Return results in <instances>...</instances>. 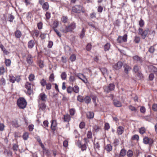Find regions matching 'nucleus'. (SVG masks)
Instances as JSON below:
<instances>
[{"label": "nucleus", "mask_w": 157, "mask_h": 157, "mask_svg": "<svg viewBox=\"0 0 157 157\" xmlns=\"http://www.w3.org/2000/svg\"><path fill=\"white\" fill-rule=\"evenodd\" d=\"M61 77L62 80H64L66 79L67 77V74L65 72H63L61 75Z\"/></svg>", "instance_id": "473e14b6"}, {"label": "nucleus", "mask_w": 157, "mask_h": 157, "mask_svg": "<svg viewBox=\"0 0 157 157\" xmlns=\"http://www.w3.org/2000/svg\"><path fill=\"white\" fill-rule=\"evenodd\" d=\"M29 136V134L27 132H25L24 133L23 135V137L25 140H26Z\"/></svg>", "instance_id": "f704fd0d"}, {"label": "nucleus", "mask_w": 157, "mask_h": 157, "mask_svg": "<svg viewBox=\"0 0 157 157\" xmlns=\"http://www.w3.org/2000/svg\"><path fill=\"white\" fill-rule=\"evenodd\" d=\"M42 8L43 9L45 10H47L49 8L48 4L47 2H45L42 5Z\"/></svg>", "instance_id": "b1692460"}, {"label": "nucleus", "mask_w": 157, "mask_h": 157, "mask_svg": "<svg viewBox=\"0 0 157 157\" xmlns=\"http://www.w3.org/2000/svg\"><path fill=\"white\" fill-rule=\"evenodd\" d=\"M35 42L33 40H30L28 43V46L29 48H32L35 45Z\"/></svg>", "instance_id": "dca6fc26"}, {"label": "nucleus", "mask_w": 157, "mask_h": 157, "mask_svg": "<svg viewBox=\"0 0 157 157\" xmlns=\"http://www.w3.org/2000/svg\"><path fill=\"white\" fill-rule=\"evenodd\" d=\"M139 139V136L137 135H134L132 137V140H138Z\"/></svg>", "instance_id": "603ef678"}, {"label": "nucleus", "mask_w": 157, "mask_h": 157, "mask_svg": "<svg viewBox=\"0 0 157 157\" xmlns=\"http://www.w3.org/2000/svg\"><path fill=\"white\" fill-rule=\"evenodd\" d=\"M49 80L51 82H53L54 81V75L53 73H52L49 77Z\"/></svg>", "instance_id": "a19ab883"}, {"label": "nucleus", "mask_w": 157, "mask_h": 157, "mask_svg": "<svg viewBox=\"0 0 157 157\" xmlns=\"http://www.w3.org/2000/svg\"><path fill=\"white\" fill-rule=\"evenodd\" d=\"M84 99L83 97L80 95L78 96L77 98L78 100L80 102H83L84 101Z\"/></svg>", "instance_id": "37998d69"}, {"label": "nucleus", "mask_w": 157, "mask_h": 157, "mask_svg": "<svg viewBox=\"0 0 157 157\" xmlns=\"http://www.w3.org/2000/svg\"><path fill=\"white\" fill-rule=\"evenodd\" d=\"M41 84L43 86H45V85H46L47 84L46 83V81L44 80V79H42L41 82Z\"/></svg>", "instance_id": "052dcab7"}, {"label": "nucleus", "mask_w": 157, "mask_h": 157, "mask_svg": "<svg viewBox=\"0 0 157 157\" xmlns=\"http://www.w3.org/2000/svg\"><path fill=\"white\" fill-rule=\"evenodd\" d=\"M126 151L124 149H122L121 150L120 155L121 156H124L126 154Z\"/></svg>", "instance_id": "c85d7f7f"}, {"label": "nucleus", "mask_w": 157, "mask_h": 157, "mask_svg": "<svg viewBox=\"0 0 157 157\" xmlns=\"http://www.w3.org/2000/svg\"><path fill=\"white\" fill-rule=\"evenodd\" d=\"M51 85L50 83H48L46 84V87L47 90H50L51 88Z\"/></svg>", "instance_id": "338daca9"}, {"label": "nucleus", "mask_w": 157, "mask_h": 157, "mask_svg": "<svg viewBox=\"0 0 157 157\" xmlns=\"http://www.w3.org/2000/svg\"><path fill=\"white\" fill-rule=\"evenodd\" d=\"M63 119L65 122H69L71 119V117L68 114L64 115Z\"/></svg>", "instance_id": "aec40b11"}, {"label": "nucleus", "mask_w": 157, "mask_h": 157, "mask_svg": "<svg viewBox=\"0 0 157 157\" xmlns=\"http://www.w3.org/2000/svg\"><path fill=\"white\" fill-rule=\"evenodd\" d=\"M124 132V128L123 127L120 126L118 127L117 132L118 134L121 135Z\"/></svg>", "instance_id": "6ab92c4d"}, {"label": "nucleus", "mask_w": 157, "mask_h": 157, "mask_svg": "<svg viewBox=\"0 0 157 157\" xmlns=\"http://www.w3.org/2000/svg\"><path fill=\"white\" fill-rule=\"evenodd\" d=\"M137 76L140 79L142 78H143V74L141 73V71L138 72L137 73Z\"/></svg>", "instance_id": "09e8293b"}, {"label": "nucleus", "mask_w": 157, "mask_h": 157, "mask_svg": "<svg viewBox=\"0 0 157 157\" xmlns=\"http://www.w3.org/2000/svg\"><path fill=\"white\" fill-rule=\"evenodd\" d=\"M133 155V153L132 151L131 150H129L127 152V155L128 156L130 157L132 156Z\"/></svg>", "instance_id": "c03bdc74"}, {"label": "nucleus", "mask_w": 157, "mask_h": 157, "mask_svg": "<svg viewBox=\"0 0 157 157\" xmlns=\"http://www.w3.org/2000/svg\"><path fill=\"white\" fill-rule=\"evenodd\" d=\"M122 66V63L121 61H118L113 65V67L115 70H117L121 69Z\"/></svg>", "instance_id": "0eeeda50"}, {"label": "nucleus", "mask_w": 157, "mask_h": 157, "mask_svg": "<svg viewBox=\"0 0 157 157\" xmlns=\"http://www.w3.org/2000/svg\"><path fill=\"white\" fill-rule=\"evenodd\" d=\"M145 129L144 127H142L139 129V132L141 134H143L145 132Z\"/></svg>", "instance_id": "a18cd8bd"}, {"label": "nucleus", "mask_w": 157, "mask_h": 157, "mask_svg": "<svg viewBox=\"0 0 157 157\" xmlns=\"http://www.w3.org/2000/svg\"><path fill=\"white\" fill-rule=\"evenodd\" d=\"M54 30L55 31V32L59 36L61 37V34L59 32L58 30L56 29V28L54 29Z\"/></svg>", "instance_id": "680f3d73"}, {"label": "nucleus", "mask_w": 157, "mask_h": 157, "mask_svg": "<svg viewBox=\"0 0 157 157\" xmlns=\"http://www.w3.org/2000/svg\"><path fill=\"white\" fill-rule=\"evenodd\" d=\"M26 61L29 64H32L33 62V57L30 55H28L26 58Z\"/></svg>", "instance_id": "ddd939ff"}, {"label": "nucleus", "mask_w": 157, "mask_h": 157, "mask_svg": "<svg viewBox=\"0 0 157 157\" xmlns=\"http://www.w3.org/2000/svg\"><path fill=\"white\" fill-rule=\"evenodd\" d=\"M84 99V101L87 104L89 103L91 101L90 98L89 96H86Z\"/></svg>", "instance_id": "cd10ccee"}, {"label": "nucleus", "mask_w": 157, "mask_h": 157, "mask_svg": "<svg viewBox=\"0 0 157 157\" xmlns=\"http://www.w3.org/2000/svg\"><path fill=\"white\" fill-rule=\"evenodd\" d=\"M82 8L81 6L77 5L72 8V10L75 13H79L82 11Z\"/></svg>", "instance_id": "20e7f679"}, {"label": "nucleus", "mask_w": 157, "mask_h": 157, "mask_svg": "<svg viewBox=\"0 0 157 157\" xmlns=\"http://www.w3.org/2000/svg\"><path fill=\"white\" fill-rule=\"evenodd\" d=\"M73 91V87L69 86L67 88V91L68 93H71V92Z\"/></svg>", "instance_id": "4c0bfd02"}, {"label": "nucleus", "mask_w": 157, "mask_h": 157, "mask_svg": "<svg viewBox=\"0 0 157 157\" xmlns=\"http://www.w3.org/2000/svg\"><path fill=\"white\" fill-rule=\"evenodd\" d=\"M29 80L30 81H32L34 79V76L33 75L31 74L29 75Z\"/></svg>", "instance_id": "4d7b16f0"}, {"label": "nucleus", "mask_w": 157, "mask_h": 157, "mask_svg": "<svg viewBox=\"0 0 157 157\" xmlns=\"http://www.w3.org/2000/svg\"><path fill=\"white\" fill-rule=\"evenodd\" d=\"M85 30L84 28H83L82 29V30L81 31V33L80 34V36L81 38H83V37L85 35Z\"/></svg>", "instance_id": "3c124183"}, {"label": "nucleus", "mask_w": 157, "mask_h": 157, "mask_svg": "<svg viewBox=\"0 0 157 157\" xmlns=\"http://www.w3.org/2000/svg\"><path fill=\"white\" fill-rule=\"evenodd\" d=\"M85 126V123L84 122H81L79 124V127L81 128H84Z\"/></svg>", "instance_id": "774afa93"}, {"label": "nucleus", "mask_w": 157, "mask_h": 157, "mask_svg": "<svg viewBox=\"0 0 157 157\" xmlns=\"http://www.w3.org/2000/svg\"><path fill=\"white\" fill-rule=\"evenodd\" d=\"M86 49L87 51H90L91 49V45L88 44L86 46Z\"/></svg>", "instance_id": "e2e57ef3"}, {"label": "nucleus", "mask_w": 157, "mask_h": 157, "mask_svg": "<svg viewBox=\"0 0 157 157\" xmlns=\"http://www.w3.org/2000/svg\"><path fill=\"white\" fill-rule=\"evenodd\" d=\"M60 31L63 33H67L68 32V30L67 29V26H66L64 28H61L60 29Z\"/></svg>", "instance_id": "a878e982"}, {"label": "nucleus", "mask_w": 157, "mask_h": 157, "mask_svg": "<svg viewBox=\"0 0 157 157\" xmlns=\"http://www.w3.org/2000/svg\"><path fill=\"white\" fill-rule=\"evenodd\" d=\"M105 149L106 151L109 152L112 149V147L110 144H108L105 146Z\"/></svg>", "instance_id": "393cba45"}, {"label": "nucleus", "mask_w": 157, "mask_h": 157, "mask_svg": "<svg viewBox=\"0 0 157 157\" xmlns=\"http://www.w3.org/2000/svg\"><path fill=\"white\" fill-rule=\"evenodd\" d=\"M87 136L88 138L90 139L92 137V133L90 131L88 132L87 134Z\"/></svg>", "instance_id": "49530a36"}, {"label": "nucleus", "mask_w": 157, "mask_h": 157, "mask_svg": "<svg viewBox=\"0 0 157 157\" xmlns=\"http://www.w3.org/2000/svg\"><path fill=\"white\" fill-rule=\"evenodd\" d=\"M149 69L151 71L156 73L157 72V68L153 65H150L149 67Z\"/></svg>", "instance_id": "412c9836"}, {"label": "nucleus", "mask_w": 157, "mask_h": 157, "mask_svg": "<svg viewBox=\"0 0 157 157\" xmlns=\"http://www.w3.org/2000/svg\"><path fill=\"white\" fill-rule=\"evenodd\" d=\"M51 128L52 130H55L57 125V123L55 120H52L51 121Z\"/></svg>", "instance_id": "a211bd4d"}, {"label": "nucleus", "mask_w": 157, "mask_h": 157, "mask_svg": "<svg viewBox=\"0 0 157 157\" xmlns=\"http://www.w3.org/2000/svg\"><path fill=\"white\" fill-rule=\"evenodd\" d=\"M91 97L94 103H95L96 100V97L94 95H92L91 96Z\"/></svg>", "instance_id": "69168bd1"}, {"label": "nucleus", "mask_w": 157, "mask_h": 157, "mask_svg": "<svg viewBox=\"0 0 157 157\" xmlns=\"http://www.w3.org/2000/svg\"><path fill=\"white\" fill-rule=\"evenodd\" d=\"M100 69L101 72L102 73L103 75L104 76V77L106 78V77L108 76V71L106 68H105L102 67L100 68Z\"/></svg>", "instance_id": "f8f14e48"}, {"label": "nucleus", "mask_w": 157, "mask_h": 157, "mask_svg": "<svg viewBox=\"0 0 157 157\" xmlns=\"http://www.w3.org/2000/svg\"><path fill=\"white\" fill-rule=\"evenodd\" d=\"M94 148L95 149H96L99 150V148L100 147V145L98 144V142H97L96 143L94 144Z\"/></svg>", "instance_id": "13d9d810"}, {"label": "nucleus", "mask_w": 157, "mask_h": 157, "mask_svg": "<svg viewBox=\"0 0 157 157\" xmlns=\"http://www.w3.org/2000/svg\"><path fill=\"white\" fill-rule=\"evenodd\" d=\"M5 72V69L4 67H1L0 68V74L2 75Z\"/></svg>", "instance_id": "0e129e2a"}, {"label": "nucleus", "mask_w": 157, "mask_h": 157, "mask_svg": "<svg viewBox=\"0 0 157 157\" xmlns=\"http://www.w3.org/2000/svg\"><path fill=\"white\" fill-rule=\"evenodd\" d=\"M155 49L154 48V46H151L149 48L148 51L150 52L151 53H153L154 51H155Z\"/></svg>", "instance_id": "7c9ffc66"}, {"label": "nucleus", "mask_w": 157, "mask_h": 157, "mask_svg": "<svg viewBox=\"0 0 157 157\" xmlns=\"http://www.w3.org/2000/svg\"><path fill=\"white\" fill-rule=\"evenodd\" d=\"M143 142L144 143L146 144H152L153 141L151 139H149L147 137H145L144 138Z\"/></svg>", "instance_id": "4468645a"}, {"label": "nucleus", "mask_w": 157, "mask_h": 157, "mask_svg": "<svg viewBox=\"0 0 157 157\" xmlns=\"http://www.w3.org/2000/svg\"><path fill=\"white\" fill-rule=\"evenodd\" d=\"M139 70V67L138 66L135 65L134 66L133 68V71L135 73H136L140 71Z\"/></svg>", "instance_id": "bb28decb"}, {"label": "nucleus", "mask_w": 157, "mask_h": 157, "mask_svg": "<svg viewBox=\"0 0 157 157\" xmlns=\"http://www.w3.org/2000/svg\"><path fill=\"white\" fill-rule=\"evenodd\" d=\"M73 88V91L75 93H78L79 91V88L77 86H75Z\"/></svg>", "instance_id": "2f4dec72"}, {"label": "nucleus", "mask_w": 157, "mask_h": 157, "mask_svg": "<svg viewBox=\"0 0 157 157\" xmlns=\"http://www.w3.org/2000/svg\"><path fill=\"white\" fill-rule=\"evenodd\" d=\"M123 67L124 69V72L127 75L128 74V72L130 71L132 69L131 67L130 66L126 64H124Z\"/></svg>", "instance_id": "1a4fd4ad"}, {"label": "nucleus", "mask_w": 157, "mask_h": 157, "mask_svg": "<svg viewBox=\"0 0 157 157\" xmlns=\"http://www.w3.org/2000/svg\"><path fill=\"white\" fill-rule=\"evenodd\" d=\"M25 87L27 90L26 93L27 94L29 95L33 94V90L31 89V84L29 82H27L26 83Z\"/></svg>", "instance_id": "39448f33"}, {"label": "nucleus", "mask_w": 157, "mask_h": 157, "mask_svg": "<svg viewBox=\"0 0 157 157\" xmlns=\"http://www.w3.org/2000/svg\"><path fill=\"white\" fill-rule=\"evenodd\" d=\"M110 47V44L109 43H107L104 46V49L105 51H108Z\"/></svg>", "instance_id": "72a5a7b5"}, {"label": "nucleus", "mask_w": 157, "mask_h": 157, "mask_svg": "<svg viewBox=\"0 0 157 157\" xmlns=\"http://www.w3.org/2000/svg\"><path fill=\"white\" fill-rule=\"evenodd\" d=\"M149 31L148 29H146L144 30L141 28H139L138 29V33L140 35L143 39H145Z\"/></svg>", "instance_id": "f03ea898"}, {"label": "nucleus", "mask_w": 157, "mask_h": 157, "mask_svg": "<svg viewBox=\"0 0 157 157\" xmlns=\"http://www.w3.org/2000/svg\"><path fill=\"white\" fill-rule=\"evenodd\" d=\"M76 76L80 79L83 81V82L85 83H87V79L85 78V76L82 74H78Z\"/></svg>", "instance_id": "9d476101"}, {"label": "nucleus", "mask_w": 157, "mask_h": 157, "mask_svg": "<svg viewBox=\"0 0 157 157\" xmlns=\"http://www.w3.org/2000/svg\"><path fill=\"white\" fill-rule=\"evenodd\" d=\"M115 88V85L113 83L110 84L108 86H105L103 89L105 92L106 93H109L110 91L114 90Z\"/></svg>", "instance_id": "7ed1b4c3"}, {"label": "nucleus", "mask_w": 157, "mask_h": 157, "mask_svg": "<svg viewBox=\"0 0 157 157\" xmlns=\"http://www.w3.org/2000/svg\"><path fill=\"white\" fill-rule=\"evenodd\" d=\"M133 59L136 63H141L143 61L142 58L139 56L136 55L133 57Z\"/></svg>", "instance_id": "9b49d317"}, {"label": "nucleus", "mask_w": 157, "mask_h": 157, "mask_svg": "<svg viewBox=\"0 0 157 157\" xmlns=\"http://www.w3.org/2000/svg\"><path fill=\"white\" fill-rule=\"evenodd\" d=\"M94 116V113L92 112H88L86 113V116L89 119H93Z\"/></svg>", "instance_id": "f3484780"}, {"label": "nucleus", "mask_w": 157, "mask_h": 157, "mask_svg": "<svg viewBox=\"0 0 157 157\" xmlns=\"http://www.w3.org/2000/svg\"><path fill=\"white\" fill-rule=\"evenodd\" d=\"M113 104L117 107H120L121 106V102L117 100H114L113 101Z\"/></svg>", "instance_id": "4be33fe9"}, {"label": "nucleus", "mask_w": 157, "mask_h": 157, "mask_svg": "<svg viewBox=\"0 0 157 157\" xmlns=\"http://www.w3.org/2000/svg\"><path fill=\"white\" fill-rule=\"evenodd\" d=\"M0 82L2 85L3 86L5 85L6 84V81L4 78H2L1 79Z\"/></svg>", "instance_id": "bf43d9fd"}, {"label": "nucleus", "mask_w": 157, "mask_h": 157, "mask_svg": "<svg viewBox=\"0 0 157 157\" xmlns=\"http://www.w3.org/2000/svg\"><path fill=\"white\" fill-rule=\"evenodd\" d=\"M76 59V56L74 54H72L70 57V59L73 62Z\"/></svg>", "instance_id": "c9c22d12"}, {"label": "nucleus", "mask_w": 157, "mask_h": 157, "mask_svg": "<svg viewBox=\"0 0 157 157\" xmlns=\"http://www.w3.org/2000/svg\"><path fill=\"white\" fill-rule=\"evenodd\" d=\"M14 17L12 15H9L8 17V20L10 22H12L13 21V20L14 19Z\"/></svg>", "instance_id": "79ce46f5"}, {"label": "nucleus", "mask_w": 157, "mask_h": 157, "mask_svg": "<svg viewBox=\"0 0 157 157\" xmlns=\"http://www.w3.org/2000/svg\"><path fill=\"white\" fill-rule=\"evenodd\" d=\"M76 24L74 23H72L68 26H67V29L68 30V32H71L72 30L75 28Z\"/></svg>", "instance_id": "423d86ee"}, {"label": "nucleus", "mask_w": 157, "mask_h": 157, "mask_svg": "<svg viewBox=\"0 0 157 157\" xmlns=\"http://www.w3.org/2000/svg\"><path fill=\"white\" fill-rule=\"evenodd\" d=\"M11 61L10 59H6L5 61V63L7 66H9L11 64Z\"/></svg>", "instance_id": "e433bc0d"}, {"label": "nucleus", "mask_w": 157, "mask_h": 157, "mask_svg": "<svg viewBox=\"0 0 157 157\" xmlns=\"http://www.w3.org/2000/svg\"><path fill=\"white\" fill-rule=\"evenodd\" d=\"M39 110L44 111L45 109L46 106L44 103H40L39 101Z\"/></svg>", "instance_id": "2eb2a0df"}, {"label": "nucleus", "mask_w": 157, "mask_h": 157, "mask_svg": "<svg viewBox=\"0 0 157 157\" xmlns=\"http://www.w3.org/2000/svg\"><path fill=\"white\" fill-rule=\"evenodd\" d=\"M61 20L63 23H66L67 21V18L66 17L63 16L61 18Z\"/></svg>", "instance_id": "de8ad7c7"}, {"label": "nucleus", "mask_w": 157, "mask_h": 157, "mask_svg": "<svg viewBox=\"0 0 157 157\" xmlns=\"http://www.w3.org/2000/svg\"><path fill=\"white\" fill-rule=\"evenodd\" d=\"M152 109L155 111L157 110V104H154L152 106Z\"/></svg>", "instance_id": "5fc2aeb1"}, {"label": "nucleus", "mask_w": 157, "mask_h": 157, "mask_svg": "<svg viewBox=\"0 0 157 157\" xmlns=\"http://www.w3.org/2000/svg\"><path fill=\"white\" fill-rule=\"evenodd\" d=\"M129 109L132 111H134L135 112L136 111V109L133 106L131 105H130L129 106Z\"/></svg>", "instance_id": "6e6d98bb"}, {"label": "nucleus", "mask_w": 157, "mask_h": 157, "mask_svg": "<svg viewBox=\"0 0 157 157\" xmlns=\"http://www.w3.org/2000/svg\"><path fill=\"white\" fill-rule=\"evenodd\" d=\"M15 35L16 38H19L21 36V33L20 31L17 30L15 33Z\"/></svg>", "instance_id": "5701e85b"}, {"label": "nucleus", "mask_w": 157, "mask_h": 157, "mask_svg": "<svg viewBox=\"0 0 157 157\" xmlns=\"http://www.w3.org/2000/svg\"><path fill=\"white\" fill-rule=\"evenodd\" d=\"M144 22L143 20L142 19H141L139 22V25L141 27H143L144 25Z\"/></svg>", "instance_id": "864d4df0"}, {"label": "nucleus", "mask_w": 157, "mask_h": 157, "mask_svg": "<svg viewBox=\"0 0 157 157\" xmlns=\"http://www.w3.org/2000/svg\"><path fill=\"white\" fill-rule=\"evenodd\" d=\"M18 148V145L16 144H13V146L12 149L14 151L17 150Z\"/></svg>", "instance_id": "8fccbe9b"}, {"label": "nucleus", "mask_w": 157, "mask_h": 157, "mask_svg": "<svg viewBox=\"0 0 157 157\" xmlns=\"http://www.w3.org/2000/svg\"><path fill=\"white\" fill-rule=\"evenodd\" d=\"M127 35L126 34H124L123 36H121V39L122 41L124 42H126L127 41Z\"/></svg>", "instance_id": "58836bf2"}, {"label": "nucleus", "mask_w": 157, "mask_h": 157, "mask_svg": "<svg viewBox=\"0 0 157 157\" xmlns=\"http://www.w3.org/2000/svg\"><path fill=\"white\" fill-rule=\"evenodd\" d=\"M17 103L19 107L22 109L25 108L27 105L26 101L22 98H20L18 99Z\"/></svg>", "instance_id": "f257e3e1"}, {"label": "nucleus", "mask_w": 157, "mask_h": 157, "mask_svg": "<svg viewBox=\"0 0 157 157\" xmlns=\"http://www.w3.org/2000/svg\"><path fill=\"white\" fill-rule=\"evenodd\" d=\"M39 99L43 101H46L47 99V96L44 93H42L39 96Z\"/></svg>", "instance_id": "6e6552de"}, {"label": "nucleus", "mask_w": 157, "mask_h": 157, "mask_svg": "<svg viewBox=\"0 0 157 157\" xmlns=\"http://www.w3.org/2000/svg\"><path fill=\"white\" fill-rule=\"evenodd\" d=\"M140 40V37L139 36H136L135 37V39L134 40V42L136 43H138L139 42Z\"/></svg>", "instance_id": "ea45409f"}, {"label": "nucleus", "mask_w": 157, "mask_h": 157, "mask_svg": "<svg viewBox=\"0 0 157 157\" xmlns=\"http://www.w3.org/2000/svg\"><path fill=\"white\" fill-rule=\"evenodd\" d=\"M9 80L12 83H14L15 81V77L13 75H10Z\"/></svg>", "instance_id": "c756f323"}]
</instances>
